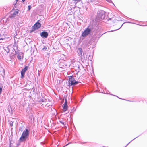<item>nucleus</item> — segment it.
<instances>
[{
  "label": "nucleus",
  "mask_w": 147,
  "mask_h": 147,
  "mask_svg": "<svg viewBox=\"0 0 147 147\" xmlns=\"http://www.w3.org/2000/svg\"><path fill=\"white\" fill-rule=\"evenodd\" d=\"M77 52L78 54V55L79 56H82V49L81 48H78V51Z\"/></svg>",
  "instance_id": "10"
},
{
  "label": "nucleus",
  "mask_w": 147,
  "mask_h": 147,
  "mask_svg": "<svg viewBox=\"0 0 147 147\" xmlns=\"http://www.w3.org/2000/svg\"><path fill=\"white\" fill-rule=\"evenodd\" d=\"M63 108L64 111H65L67 110V104H64L63 105Z\"/></svg>",
  "instance_id": "11"
},
{
  "label": "nucleus",
  "mask_w": 147,
  "mask_h": 147,
  "mask_svg": "<svg viewBox=\"0 0 147 147\" xmlns=\"http://www.w3.org/2000/svg\"><path fill=\"white\" fill-rule=\"evenodd\" d=\"M29 131L27 129H26L23 132L21 137L19 139V140L23 142L26 140L28 136Z\"/></svg>",
  "instance_id": "1"
},
{
  "label": "nucleus",
  "mask_w": 147,
  "mask_h": 147,
  "mask_svg": "<svg viewBox=\"0 0 147 147\" xmlns=\"http://www.w3.org/2000/svg\"><path fill=\"white\" fill-rule=\"evenodd\" d=\"M67 65L65 61H63V62H61L60 63L59 66L60 68H63L65 67Z\"/></svg>",
  "instance_id": "7"
},
{
  "label": "nucleus",
  "mask_w": 147,
  "mask_h": 147,
  "mask_svg": "<svg viewBox=\"0 0 147 147\" xmlns=\"http://www.w3.org/2000/svg\"><path fill=\"white\" fill-rule=\"evenodd\" d=\"M80 0H73L75 4H76L78 2H79Z\"/></svg>",
  "instance_id": "13"
},
{
  "label": "nucleus",
  "mask_w": 147,
  "mask_h": 147,
  "mask_svg": "<svg viewBox=\"0 0 147 147\" xmlns=\"http://www.w3.org/2000/svg\"><path fill=\"white\" fill-rule=\"evenodd\" d=\"M18 1V0H16L15 1L16 2H17ZM25 0H22V1L23 2H24L25 1Z\"/></svg>",
  "instance_id": "19"
},
{
  "label": "nucleus",
  "mask_w": 147,
  "mask_h": 147,
  "mask_svg": "<svg viewBox=\"0 0 147 147\" xmlns=\"http://www.w3.org/2000/svg\"><path fill=\"white\" fill-rule=\"evenodd\" d=\"M60 122H61V123L62 124H63V125H64V122H62V121H60Z\"/></svg>",
  "instance_id": "20"
},
{
  "label": "nucleus",
  "mask_w": 147,
  "mask_h": 147,
  "mask_svg": "<svg viewBox=\"0 0 147 147\" xmlns=\"http://www.w3.org/2000/svg\"><path fill=\"white\" fill-rule=\"evenodd\" d=\"M44 101H45V100L44 99H42V102H44Z\"/></svg>",
  "instance_id": "23"
},
{
  "label": "nucleus",
  "mask_w": 147,
  "mask_h": 147,
  "mask_svg": "<svg viewBox=\"0 0 147 147\" xmlns=\"http://www.w3.org/2000/svg\"><path fill=\"white\" fill-rule=\"evenodd\" d=\"M17 58L19 60H21V55H18L17 56Z\"/></svg>",
  "instance_id": "14"
},
{
  "label": "nucleus",
  "mask_w": 147,
  "mask_h": 147,
  "mask_svg": "<svg viewBox=\"0 0 147 147\" xmlns=\"http://www.w3.org/2000/svg\"><path fill=\"white\" fill-rule=\"evenodd\" d=\"M48 35V34L47 32H43L40 33V36L42 37L46 38Z\"/></svg>",
  "instance_id": "8"
},
{
  "label": "nucleus",
  "mask_w": 147,
  "mask_h": 147,
  "mask_svg": "<svg viewBox=\"0 0 147 147\" xmlns=\"http://www.w3.org/2000/svg\"><path fill=\"white\" fill-rule=\"evenodd\" d=\"M0 70H3V69L0 66Z\"/></svg>",
  "instance_id": "22"
},
{
  "label": "nucleus",
  "mask_w": 147,
  "mask_h": 147,
  "mask_svg": "<svg viewBox=\"0 0 147 147\" xmlns=\"http://www.w3.org/2000/svg\"><path fill=\"white\" fill-rule=\"evenodd\" d=\"M8 22V20L7 19H4L3 20V23L5 24Z\"/></svg>",
  "instance_id": "12"
},
{
  "label": "nucleus",
  "mask_w": 147,
  "mask_h": 147,
  "mask_svg": "<svg viewBox=\"0 0 147 147\" xmlns=\"http://www.w3.org/2000/svg\"><path fill=\"white\" fill-rule=\"evenodd\" d=\"M16 3H17V2H15L14 3H13V5H14V7H15V8H16Z\"/></svg>",
  "instance_id": "15"
},
{
  "label": "nucleus",
  "mask_w": 147,
  "mask_h": 147,
  "mask_svg": "<svg viewBox=\"0 0 147 147\" xmlns=\"http://www.w3.org/2000/svg\"><path fill=\"white\" fill-rule=\"evenodd\" d=\"M18 13V10L15 11L12 14H11L10 16L11 18H14L16 16Z\"/></svg>",
  "instance_id": "9"
},
{
  "label": "nucleus",
  "mask_w": 147,
  "mask_h": 147,
  "mask_svg": "<svg viewBox=\"0 0 147 147\" xmlns=\"http://www.w3.org/2000/svg\"><path fill=\"white\" fill-rule=\"evenodd\" d=\"M47 49V48L46 47H45L42 49L43 50H46Z\"/></svg>",
  "instance_id": "16"
},
{
  "label": "nucleus",
  "mask_w": 147,
  "mask_h": 147,
  "mask_svg": "<svg viewBox=\"0 0 147 147\" xmlns=\"http://www.w3.org/2000/svg\"><path fill=\"white\" fill-rule=\"evenodd\" d=\"M91 29L88 28L82 32V35L83 37H86L91 33Z\"/></svg>",
  "instance_id": "3"
},
{
  "label": "nucleus",
  "mask_w": 147,
  "mask_h": 147,
  "mask_svg": "<svg viewBox=\"0 0 147 147\" xmlns=\"http://www.w3.org/2000/svg\"><path fill=\"white\" fill-rule=\"evenodd\" d=\"M28 69V67L27 66L23 68L21 72V78H23L24 77V75L25 74V72Z\"/></svg>",
  "instance_id": "6"
},
{
  "label": "nucleus",
  "mask_w": 147,
  "mask_h": 147,
  "mask_svg": "<svg viewBox=\"0 0 147 147\" xmlns=\"http://www.w3.org/2000/svg\"><path fill=\"white\" fill-rule=\"evenodd\" d=\"M13 122H12V123H10V125H11V127L13 125Z\"/></svg>",
  "instance_id": "21"
},
{
  "label": "nucleus",
  "mask_w": 147,
  "mask_h": 147,
  "mask_svg": "<svg viewBox=\"0 0 147 147\" xmlns=\"http://www.w3.org/2000/svg\"><path fill=\"white\" fill-rule=\"evenodd\" d=\"M64 104H67V100L66 99H65V103Z\"/></svg>",
  "instance_id": "18"
},
{
  "label": "nucleus",
  "mask_w": 147,
  "mask_h": 147,
  "mask_svg": "<svg viewBox=\"0 0 147 147\" xmlns=\"http://www.w3.org/2000/svg\"><path fill=\"white\" fill-rule=\"evenodd\" d=\"M41 24L39 22L36 23L31 28V32H33L40 27Z\"/></svg>",
  "instance_id": "4"
},
{
  "label": "nucleus",
  "mask_w": 147,
  "mask_h": 147,
  "mask_svg": "<svg viewBox=\"0 0 147 147\" xmlns=\"http://www.w3.org/2000/svg\"><path fill=\"white\" fill-rule=\"evenodd\" d=\"M20 55H22V53H20Z\"/></svg>",
  "instance_id": "24"
},
{
  "label": "nucleus",
  "mask_w": 147,
  "mask_h": 147,
  "mask_svg": "<svg viewBox=\"0 0 147 147\" xmlns=\"http://www.w3.org/2000/svg\"><path fill=\"white\" fill-rule=\"evenodd\" d=\"M98 16L99 18L102 19H103L105 18V12L102 10H100L98 13Z\"/></svg>",
  "instance_id": "5"
},
{
  "label": "nucleus",
  "mask_w": 147,
  "mask_h": 147,
  "mask_svg": "<svg viewBox=\"0 0 147 147\" xmlns=\"http://www.w3.org/2000/svg\"><path fill=\"white\" fill-rule=\"evenodd\" d=\"M6 49H8V48L7 47H6Z\"/></svg>",
  "instance_id": "26"
},
{
  "label": "nucleus",
  "mask_w": 147,
  "mask_h": 147,
  "mask_svg": "<svg viewBox=\"0 0 147 147\" xmlns=\"http://www.w3.org/2000/svg\"><path fill=\"white\" fill-rule=\"evenodd\" d=\"M79 82H78L76 81L74 78L72 76H71L69 78L68 83L69 85L70 86L77 84Z\"/></svg>",
  "instance_id": "2"
},
{
  "label": "nucleus",
  "mask_w": 147,
  "mask_h": 147,
  "mask_svg": "<svg viewBox=\"0 0 147 147\" xmlns=\"http://www.w3.org/2000/svg\"><path fill=\"white\" fill-rule=\"evenodd\" d=\"M5 49L6 50V51H7V52H9V50H8V51H7L6 50V49Z\"/></svg>",
  "instance_id": "25"
},
{
  "label": "nucleus",
  "mask_w": 147,
  "mask_h": 147,
  "mask_svg": "<svg viewBox=\"0 0 147 147\" xmlns=\"http://www.w3.org/2000/svg\"><path fill=\"white\" fill-rule=\"evenodd\" d=\"M28 10H30V9L31 8V6L30 5H29L28 6Z\"/></svg>",
  "instance_id": "17"
}]
</instances>
